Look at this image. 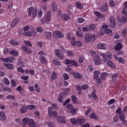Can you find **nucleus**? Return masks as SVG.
I'll return each mask as SVG.
<instances>
[{
    "label": "nucleus",
    "instance_id": "4d7b16f0",
    "mask_svg": "<svg viewBox=\"0 0 127 127\" xmlns=\"http://www.w3.org/2000/svg\"><path fill=\"white\" fill-rule=\"evenodd\" d=\"M8 100H14V96L12 95H8L6 97Z\"/></svg>",
    "mask_w": 127,
    "mask_h": 127
},
{
    "label": "nucleus",
    "instance_id": "e2e57ef3",
    "mask_svg": "<svg viewBox=\"0 0 127 127\" xmlns=\"http://www.w3.org/2000/svg\"><path fill=\"white\" fill-rule=\"evenodd\" d=\"M43 13V11L42 9H40L38 11V15L39 17H42V14Z\"/></svg>",
    "mask_w": 127,
    "mask_h": 127
},
{
    "label": "nucleus",
    "instance_id": "3c124183",
    "mask_svg": "<svg viewBox=\"0 0 127 127\" xmlns=\"http://www.w3.org/2000/svg\"><path fill=\"white\" fill-rule=\"evenodd\" d=\"M70 114H71V115H76V114H77V109L72 108V109L70 111Z\"/></svg>",
    "mask_w": 127,
    "mask_h": 127
},
{
    "label": "nucleus",
    "instance_id": "864d4df0",
    "mask_svg": "<svg viewBox=\"0 0 127 127\" xmlns=\"http://www.w3.org/2000/svg\"><path fill=\"white\" fill-rule=\"evenodd\" d=\"M35 89L38 93H40V88L38 87V84L36 83L35 85Z\"/></svg>",
    "mask_w": 127,
    "mask_h": 127
},
{
    "label": "nucleus",
    "instance_id": "9b49d317",
    "mask_svg": "<svg viewBox=\"0 0 127 127\" xmlns=\"http://www.w3.org/2000/svg\"><path fill=\"white\" fill-rule=\"evenodd\" d=\"M89 99H93V100H98V96H97L96 91H93L91 95H88Z\"/></svg>",
    "mask_w": 127,
    "mask_h": 127
},
{
    "label": "nucleus",
    "instance_id": "dca6fc26",
    "mask_svg": "<svg viewBox=\"0 0 127 127\" xmlns=\"http://www.w3.org/2000/svg\"><path fill=\"white\" fill-rule=\"evenodd\" d=\"M57 121L58 122H59V123H60V124H65L66 123V120H65V118L62 116L59 117Z\"/></svg>",
    "mask_w": 127,
    "mask_h": 127
},
{
    "label": "nucleus",
    "instance_id": "c85d7f7f",
    "mask_svg": "<svg viewBox=\"0 0 127 127\" xmlns=\"http://www.w3.org/2000/svg\"><path fill=\"white\" fill-rule=\"evenodd\" d=\"M114 48L116 50L120 51L122 49V44L121 43H118L117 45L114 47Z\"/></svg>",
    "mask_w": 127,
    "mask_h": 127
},
{
    "label": "nucleus",
    "instance_id": "a19ab883",
    "mask_svg": "<svg viewBox=\"0 0 127 127\" xmlns=\"http://www.w3.org/2000/svg\"><path fill=\"white\" fill-rule=\"evenodd\" d=\"M29 127H35V123H34V121H33V120L30 119V122L29 123Z\"/></svg>",
    "mask_w": 127,
    "mask_h": 127
},
{
    "label": "nucleus",
    "instance_id": "39448f33",
    "mask_svg": "<svg viewBox=\"0 0 127 127\" xmlns=\"http://www.w3.org/2000/svg\"><path fill=\"white\" fill-rule=\"evenodd\" d=\"M0 60L2 62H5V63H12L15 60L13 57H8L5 59L2 58Z\"/></svg>",
    "mask_w": 127,
    "mask_h": 127
},
{
    "label": "nucleus",
    "instance_id": "423d86ee",
    "mask_svg": "<svg viewBox=\"0 0 127 127\" xmlns=\"http://www.w3.org/2000/svg\"><path fill=\"white\" fill-rule=\"evenodd\" d=\"M48 115L50 118H57V112L53 111L52 107H49L48 109Z\"/></svg>",
    "mask_w": 127,
    "mask_h": 127
},
{
    "label": "nucleus",
    "instance_id": "1a4fd4ad",
    "mask_svg": "<svg viewBox=\"0 0 127 127\" xmlns=\"http://www.w3.org/2000/svg\"><path fill=\"white\" fill-rule=\"evenodd\" d=\"M110 20L111 21V23H110V27H111V28H115L116 27V20H115V17L113 16H111L110 17Z\"/></svg>",
    "mask_w": 127,
    "mask_h": 127
},
{
    "label": "nucleus",
    "instance_id": "393cba45",
    "mask_svg": "<svg viewBox=\"0 0 127 127\" xmlns=\"http://www.w3.org/2000/svg\"><path fill=\"white\" fill-rule=\"evenodd\" d=\"M73 75L76 79H81L82 78V75L79 73L74 72Z\"/></svg>",
    "mask_w": 127,
    "mask_h": 127
},
{
    "label": "nucleus",
    "instance_id": "20e7f679",
    "mask_svg": "<svg viewBox=\"0 0 127 127\" xmlns=\"http://www.w3.org/2000/svg\"><path fill=\"white\" fill-rule=\"evenodd\" d=\"M64 64L65 65H70L71 64L74 67H78L79 66V64L75 60H65L64 61Z\"/></svg>",
    "mask_w": 127,
    "mask_h": 127
},
{
    "label": "nucleus",
    "instance_id": "69168bd1",
    "mask_svg": "<svg viewBox=\"0 0 127 127\" xmlns=\"http://www.w3.org/2000/svg\"><path fill=\"white\" fill-rule=\"evenodd\" d=\"M3 81L6 85H8L9 84V80H8L6 78H4L3 79Z\"/></svg>",
    "mask_w": 127,
    "mask_h": 127
},
{
    "label": "nucleus",
    "instance_id": "ea45409f",
    "mask_svg": "<svg viewBox=\"0 0 127 127\" xmlns=\"http://www.w3.org/2000/svg\"><path fill=\"white\" fill-rule=\"evenodd\" d=\"M76 34L77 35L78 37H80L81 38L84 37V34L82 33V31H76Z\"/></svg>",
    "mask_w": 127,
    "mask_h": 127
},
{
    "label": "nucleus",
    "instance_id": "72a5a7b5",
    "mask_svg": "<svg viewBox=\"0 0 127 127\" xmlns=\"http://www.w3.org/2000/svg\"><path fill=\"white\" fill-rule=\"evenodd\" d=\"M70 123L72 125H74V126H77V125H78V121L75 118L70 119Z\"/></svg>",
    "mask_w": 127,
    "mask_h": 127
},
{
    "label": "nucleus",
    "instance_id": "4468645a",
    "mask_svg": "<svg viewBox=\"0 0 127 127\" xmlns=\"http://www.w3.org/2000/svg\"><path fill=\"white\" fill-rule=\"evenodd\" d=\"M22 49L23 51H24V52H25V53H32L31 50L29 48H27L25 46H22Z\"/></svg>",
    "mask_w": 127,
    "mask_h": 127
},
{
    "label": "nucleus",
    "instance_id": "ddd939ff",
    "mask_svg": "<svg viewBox=\"0 0 127 127\" xmlns=\"http://www.w3.org/2000/svg\"><path fill=\"white\" fill-rule=\"evenodd\" d=\"M55 54L58 57H59L61 59H63L64 58V56L63 54L61 53V51H59L58 50L55 51Z\"/></svg>",
    "mask_w": 127,
    "mask_h": 127
},
{
    "label": "nucleus",
    "instance_id": "f8f14e48",
    "mask_svg": "<svg viewBox=\"0 0 127 127\" xmlns=\"http://www.w3.org/2000/svg\"><path fill=\"white\" fill-rule=\"evenodd\" d=\"M18 22H19V18H14L11 23V27H14V26H15V25H16Z\"/></svg>",
    "mask_w": 127,
    "mask_h": 127
},
{
    "label": "nucleus",
    "instance_id": "f3484780",
    "mask_svg": "<svg viewBox=\"0 0 127 127\" xmlns=\"http://www.w3.org/2000/svg\"><path fill=\"white\" fill-rule=\"evenodd\" d=\"M70 18V16L66 14L65 13H63L61 14V19L63 20H69Z\"/></svg>",
    "mask_w": 127,
    "mask_h": 127
},
{
    "label": "nucleus",
    "instance_id": "774afa93",
    "mask_svg": "<svg viewBox=\"0 0 127 127\" xmlns=\"http://www.w3.org/2000/svg\"><path fill=\"white\" fill-rule=\"evenodd\" d=\"M17 71H18V72H21V73H24V69L20 66L18 67Z\"/></svg>",
    "mask_w": 127,
    "mask_h": 127
},
{
    "label": "nucleus",
    "instance_id": "f704fd0d",
    "mask_svg": "<svg viewBox=\"0 0 127 127\" xmlns=\"http://www.w3.org/2000/svg\"><path fill=\"white\" fill-rule=\"evenodd\" d=\"M53 63L56 66H61V63H60V61H59L57 60H54L53 61Z\"/></svg>",
    "mask_w": 127,
    "mask_h": 127
},
{
    "label": "nucleus",
    "instance_id": "de8ad7c7",
    "mask_svg": "<svg viewBox=\"0 0 127 127\" xmlns=\"http://www.w3.org/2000/svg\"><path fill=\"white\" fill-rule=\"evenodd\" d=\"M119 77V74L118 73L113 74L112 76V79L113 81H115Z\"/></svg>",
    "mask_w": 127,
    "mask_h": 127
},
{
    "label": "nucleus",
    "instance_id": "4be33fe9",
    "mask_svg": "<svg viewBox=\"0 0 127 127\" xmlns=\"http://www.w3.org/2000/svg\"><path fill=\"white\" fill-rule=\"evenodd\" d=\"M77 124H79L80 125H83L86 123V120L85 119L78 118L77 119Z\"/></svg>",
    "mask_w": 127,
    "mask_h": 127
},
{
    "label": "nucleus",
    "instance_id": "680f3d73",
    "mask_svg": "<svg viewBox=\"0 0 127 127\" xmlns=\"http://www.w3.org/2000/svg\"><path fill=\"white\" fill-rule=\"evenodd\" d=\"M39 55H40V57H44V56H46L45 53L43 51H40L39 53Z\"/></svg>",
    "mask_w": 127,
    "mask_h": 127
},
{
    "label": "nucleus",
    "instance_id": "37998d69",
    "mask_svg": "<svg viewBox=\"0 0 127 127\" xmlns=\"http://www.w3.org/2000/svg\"><path fill=\"white\" fill-rule=\"evenodd\" d=\"M52 10L53 11H56L57 10V6L56 5V3H52Z\"/></svg>",
    "mask_w": 127,
    "mask_h": 127
},
{
    "label": "nucleus",
    "instance_id": "052dcab7",
    "mask_svg": "<svg viewBox=\"0 0 127 127\" xmlns=\"http://www.w3.org/2000/svg\"><path fill=\"white\" fill-rule=\"evenodd\" d=\"M3 90L5 91V92H11V89L7 87H5L3 88Z\"/></svg>",
    "mask_w": 127,
    "mask_h": 127
},
{
    "label": "nucleus",
    "instance_id": "0eeeda50",
    "mask_svg": "<svg viewBox=\"0 0 127 127\" xmlns=\"http://www.w3.org/2000/svg\"><path fill=\"white\" fill-rule=\"evenodd\" d=\"M54 37L56 39H59V38H63L64 34L60 31H56L54 32Z\"/></svg>",
    "mask_w": 127,
    "mask_h": 127
},
{
    "label": "nucleus",
    "instance_id": "13d9d810",
    "mask_svg": "<svg viewBox=\"0 0 127 127\" xmlns=\"http://www.w3.org/2000/svg\"><path fill=\"white\" fill-rule=\"evenodd\" d=\"M90 30V28L88 27H83L82 28L83 32H87Z\"/></svg>",
    "mask_w": 127,
    "mask_h": 127
},
{
    "label": "nucleus",
    "instance_id": "9d476101",
    "mask_svg": "<svg viewBox=\"0 0 127 127\" xmlns=\"http://www.w3.org/2000/svg\"><path fill=\"white\" fill-rule=\"evenodd\" d=\"M94 62L95 65H100L101 64V58H100V56L96 55L94 58Z\"/></svg>",
    "mask_w": 127,
    "mask_h": 127
},
{
    "label": "nucleus",
    "instance_id": "f03ea898",
    "mask_svg": "<svg viewBox=\"0 0 127 127\" xmlns=\"http://www.w3.org/2000/svg\"><path fill=\"white\" fill-rule=\"evenodd\" d=\"M100 55L103 58V61L105 63H106L108 60H112V58H113V54L111 53L107 54V55H106V54L100 53Z\"/></svg>",
    "mask_w": 127,
    "mask_h": 127
},
{
    "label": "nucleus",
    "instance_id": "aec40b11",
    "mask_svg": "<svg viewBox=\"0 0 127 127\" xmlns=\"http://www.w3.org/2000/svg\"><path fill=\"white\" fill-rule=\"evenodd\" d=\"M45 35L48 40H51V32H45Z\"/></svg>",
    "mask_w": 127,
    "mask_h": 127
},
{
    "label": "nucleus",
    "instance_id": "0e129e2a",
    "mask_svg": "<svg viewBox=\"0 0 127 127\" xmlns=\"http://www.w3.org/2000/svg\"><path fill=\"white\" fill-rule=\"evenodd\" d=\"M63 78L64 80H68L69 79V75L67 74V73H64L63 74Z\"/></svg>",
    "mask_w": 127,
    "mask_h": 127
},
{
    "label": "nucleus",
    "instance_id": "7c9ffc66",
    "mask_svg": "<svg viewBox=\"0 0 127 127\" xmlns=\"http://www.w3.org/2000/svg\"><path fill=\"white\" fill-rule=\"evenodd\" d=\"M75 6L78 9H83V6L80 2H75Z\"/></svg>",
    "mask_w": 127,
    "mask_h": 127
},
{
    "label": "nucleus",
    "instance_id": "58836bf2",
    "mask_svg": "<svg viewBox=\"0 0 127 127\" xmlns=\"http://www.w3.org/2000/svg\"><path fill=\"white\" fill-rule=\"evenodd\" d=\"M105 32L107 33V34H109V35H113V31L110 29H105Z\"/></svg>",
    "mask_w": 127,
    "mask_h": 127
},
{
    "label": "nucleus",
    "instance_id": "a878e982",
    "mask_svg": "<svg viewBox=\"0 0 127 127\" xmlns=\"http://www.w3.org/2000/svg\"><path fill=\"white\" fill-rule=\"evenodd\" d=\"M40 61L41 63H42V64H46L47 63V60H46V59H45V57H40Z\"/></svg>",
    "mask_w": 127,
    "mask_h": 127
},
{
    "label": "nucleus",
    "instance_id": "09e8293b",
    "mask_svg": "<svg viewBox=\"0 0 127 127\" xmlns=\"http://www.w3.org/2000/svg\"><path fill=\"white\" fill-rule=\"evenodd\" d=\"M118 62L119 63H121L122 64H125V59H124V58H119L118 59Z\"/></svg>",
    "mask_w": 127,
    "mask_h": 127
},
{
    "label": "nucleus",
    "instance_id": "c03bdc74",
    "mask_svg": "<svg viewBox=\"0 0 127 127\" xmlns=\"http://www.w3.org/2000/svg\"><path fill=\"white\" fill-rule=\"evenodd\" d=\"M10 44H11V45H13V46L18 45L19 44L18 43H17V42H16V41L14 40H11L10 41Z\"/></svg>",
    "mask_w": 127,
    "mask_h": 127
},
{
    "label": "nucleus",
    "instance_id": "c756f323",
    "mask_svg": "<svg viewBox=\"0 0 127 127\" xmlns=\"http://www.w3.org/2000/svg\"><path fill=\"white\" fill-rule=\"evenodd\" d=\"M71 100L74 104H77V103H78V98H77V97L75 95L71 96Z\"/></svg>",
    "mask_w": 127,
    "mask_h": 127
},
{
    "label": "nucleus",
    "instance_id": "e433bc0d",
    "mask_svg": "<svg viewBox=\"0 0 127 127\" xmlns=\"http://www.w3.org/2000/svg\"><path fill=\"white\" fill-rule=\"evenodd\" d=\"M99 75H100V72L99 71H95L94 72V77L93 79L94 80H96V79H98L99 78Z\"/></svg>",
    "mask_w": 127,
    "mask_h": 127
},
{
    "label": "nucleus",
    "instance_id": "4c0bfd02",
    "mask_svg": "<svg viewBox=\"0 0 127 127\" xmlns=\"http://www.w3.org/2000/svg\"><path fill=\"white\" fill-rule=\"evenodd\" d=\"M94 13L95 15L97 16V17H101V18H103V17H104V15L101 14L100 12H99L98 11H95L94 12Z\"/></svg>",
    "mask_w": 127,
    "mask_h": 127
},
{
    "label": "nucleus",
    "instance_id": "cd10ccee",
    "mask_svg": "<svg viewBox=\"0 0 127 127\" xmlns=\"http://www.w3.org/2000/svg\"><path fill=\"white\" fill-rule=\"evenodd\" d=\"M9 55H12V56H18V52L14 50H13L9 52Z\"/></svg>",
    "mask_w": 127,
    "mask_h": 127
},
{
    "label": "nucleus",
    "instance_id": "5701e85b",
    "mask_svg": "<svg viewBox=\"0 0 127 127\" xmlns=\"http://www.w3.org/2000/svg\"><path fill=\"white\" fill-rule=\"evenodd\" d=\"M107 64L111 67V68H113V69H116V65L114 64L113 62L111 61H107Z\"/></svg>",
    "mask_w": 127,
    "mask_h": 127
},
{
    "label": "nucleus",
    "instance_id": "6ab92c4d",
    "mask_svg": "<svg viewBox=\"0 0 127 127\" xmlns=\"http://www.w3.org/2000/svg\"><path fill=\"white\" fill-rule=\"evenodd\" d=\"M4 66L9 69V70H13L14 69V67H13V65L11 64H4Z\"/></svg>",
    "mask_w": 127,
    "mask_h": 127
},
{
    "label": "nucleus",
    "instance_id": "8fccbe9b",
    "mask_svg": "<svg viewBox=\"0 0 127 127\" xmlns=\"http://www.w3.org/2000/svg\"><path fill=\"white\" fill-rule=\"evenodd\" d=\"M71 45H73V46H75L76 45V41L75 39V37H73L72 38L71 41Z\"/></svg>",
    "mask_w": 127,
    "mask_h": 127
},
{
    "label": "nucleus",
    "instance_id": "a211bd4d",
    "mask_svg": "<svg viewBox=\"0 0 127 127\" xmlns=\"http://www.w3.org/2000/svg\"><path fill=\"white\" fill-rule=\"evenodd\" d=\"M125 7L123 8L122 10V13L123 15H127V1L125 2L124 3Z\"/></svg>",
    "mask_w": 127,
    "mask_h": 127
},
{
    "label": "nucleus",
    "instance_id": "a18cd8bd",
    "mask_svg": "<svg viewBox=\"0 0 127 127\" xmlns=\"http://www.w3.org/2000/svg\"><path fill=\"white\" fill-rule=\"evenodd\" d=\"M57 78V74L55 71L52 72L51 79L53 80H55Z\"/></svg>",
    "mask_w": 127,
    "mask_h": 127
},
{
    "label": "nucleus",
    "instance_id": "6e6552de",
    "mask_svg": "<svg viewBox=\"0 0 127 127\" xmlns=\"http://www.w3.org/2000/svg\"><path fill=\"white\" fill-rule=\"evenodd\" d=\"M97 49H100L101 50H107V45L105 43H99L97 46Z\"/></svg>",
    "mask_w": 127,
    "mask_h": 127
},
{
    "label": "nucleus",
    "instance_id": "bf43d9fd",
    "mask_svg": "<svg viewBox=\"0 0 127 127\" xmlns=\"http://www.w3.org/2000/svg\"><path fill=\"white\" fill-rule=\"evenodd\" d=\"M115 102H116V100H115V99H111L108 102V105H109V106H111V105H112V104H114V103H115Z\"/></svg>",
    "mask_w": 127,
    "mask_h": 127
},
{
    "label": "nucleus",
    "instance_id": "49530a36",
    "mask_svg": "<svg viewBox=\"0 0 127 127\" xmlns=\"http://www.w3.org/2000/svg\"><path fill=\"white\" fill-rule=\"evenodd\" d=\"M90 119H94V120H98V117L94 113L91 114Z\"/></svg>",
    "mask_w": 127,
    "mask_h": 127
},
{
    "label": "nucleus",
    "instance_id": "473e14b6",
    "mask_svg": "<svg viewBox=\"0 0 127 127\" xmlns=\"http://www.w3.org/2000/svg\"><path fill=\"white\" fill-rule=\"evenodd\" d=\"M22 122L23 123L24 125H27V124H29L30 122V119L29 118H25L23 119Z\"/></svg>",
    "mask_w": 127,
    "mask_h": 127
},
{
    "label": "nucleus",
    "instance_id": "5fc2aeb1",
    "mask_svg": "<svg viewBox=\"0 0 127 127\" xmlns=\"http://www.w3.org/2000/svg\"><path fill=\"white\" fill-rule=\"evenodd\" d=\"M118 116L119 117L120 120L122 121L123 120H125V114L124 113H121V114H118Z\"/></svg>",
    "mask_w": 127,
    "mask_h": 127
},
{
    "label": "nucleus",
    "instance_id": "79ce46f5",
    "mask_svg": "<svg viewBox=\"0 0 127 127\" xmlns=\"http://www.w3.org/2000/svg\"><path fill=\"white\" fill-rule=\"evenodd\" d=\"M24 43L26 46H28L29 47H32V44H31V42H30L29 41H24Z\"/></svg>",
    "mask_w": 127,
    "mask_h": 127
},
{
    "label": "nucleus",
    "instance_id": "338daca9",
    "mask_svg": "<svg viewBox=\"0 0 127 127\" xmlns=\"http://www.w3.org/2000/svg\"><path fill=\"white\" fill-rule=\"evenodd\" d=\"M36 30H37V31L38 32H39L40 33H41V32L43 31V28L41 27H38Z\"/></svg>",
    "mask_w": 127,
    "mask_h": 127
},
{
    "label": "nucleus",
    "instance_id": "bb28decb",
    "mask_svg": "<svg viewBox=\"0 0 127 127\" xmlns=\"http://www.w3.org/2000/svg\"><path fill=\"white\" fill-rule=\"evenodd\" d=\"M108 76H109V74L107 72H103L100 74L101 78L102 80H105Z\"/></svg>",
    "mask_w": 127,
    "mask_h": 127
},
{
    "label": "nucleus",
    "instance_id": "6e6d98bb",
    "mask_svg": "<svg viewBox=\"0 0 127 127\" xmlns=\"http://www.w3.org/2000/svg\"><path fill=\"white\" fill-rule=\"evenodd\" d=\"M88 88H89V85L87 84H83L81 86V89L82 90H87V89H88Z\"/></svg>",
    "mask_w": 127,
    "mask_h": 127
},
{
    "label": "nucleus",
    "instance_id": "2f4dec72",
    "mask_svg": "<svg viewBox=\"0 0 127 127\" xmlns=\"http://www.w3.org/2000/svg\"><path fill=\"white\" fill-rule=\"evenodd\" d=\"M0 118L3 121H5L6 120V117H5V114L2 112H0Z\"/></svg>",
    "mask_w": 127,
    "mask_h": 127
},
{
    "label": "nucleus",
    "instance_id": "b1692460",
    "mask_svg": "<svg viewBox=\"0 0 127 127\" xmlns=\"http://www.w3.org/2000/svg\"><path fill=\"white\" fill-rule=\"evenodd\" d=\"M70 91H71V89H70V88H65L64 90V92L62 93V95H63V96H65V95L69 94V93H70Z\"/></svg>",
    "mask_w": 127,
    "mask_h": 127
},
{
    "label": "nucleus",
    "instance_id": "412c9836",
    "mask_svg": "<svg viewBox=\"0 0 127 127\" xmlns=\"http://www.w3.org/2000/svg\"><path fill=\"white\" fill-rule=\"evenodd\" d=\"M100 10L103 12L107 11V10H108V5L107 4H104L103 5L101 6Z\"/></svg>",
    "mask_w": 127,
    "mask_h": 127
},
{
    "label": "nucleus",
    "instance_id": "603ef678",
    "mask_svg": "<svg viewBox=\"0 0 127 127\" xmlns=\"http://www.w3.org/2000/svg\"><path fill=\"white\" fill-rule=\"evenodd\" d=\"M26 107L27 108V110H32V109H34V108H35V106L30 105L26 106Z\"/></svg>",
    "mask_w": 127,
    "mask_h": 127
},
{
    "label": "nucleus",
    "instance_id": "c9c22d12",
    "mask_svg": "<svg viewBox=\"0 0 127 127\" xmlns=\"http://www.w3.org/2000/svg\"><path fill=\"white\" fill-rule=\"evenodd\" d=\"M27 112V109L26 106H22L20 110V112L21 114H24V113H26Z\"/></svg>",
    "mask_w": 127,
    "mask_h": 127
},
{
    "label": "nucleus",
    "instance_id": "2eb2a0df",
    "mask_svg": "<svg viewBox=\"0 0 127 127\" xmlns=\"http://www.w3.org/2000/svg\"><path fill=\"white\" fill-rule=\"evenodd\" d=\"M45 20L48 22L51 20V12L48 11V13L46 14Z\"/></svg>",
    "mask_w": 127,
    "mask_h": 127
},
{
    "label": "nucleus",
    "instance_id": "7ed1b4c3",
    "mask_svg": "<svg viewBox=\"0 0 127 127\" xmlns=\"http://www.w3.org/2000/svg\"><path fill=\"white\" fill-rule=\"evenodd\" d=\"M84 39L86 43H89L91 42H94L96 40V37L94 35L85 34Z\"/></svg>",
    "mask_w": 127,
    "mask_h": 127
},
{
    "label": "nucleus",
    "instance_id": "f257e3e1",
    "mask_svg": "<svg viewBox=\"0 0 127 127\" xmlns=\"http://www.w3.org/2000/svg\"><path fill=\"white\" fill-rule=\"evenodd\" d=\"M28 16L30 17L31 16L32 18H35L37 15V8L34 7H30L27 8Z\"/></svg>",
    "mask_w": 127,
    "mask_h": 127
}]
</instances>
